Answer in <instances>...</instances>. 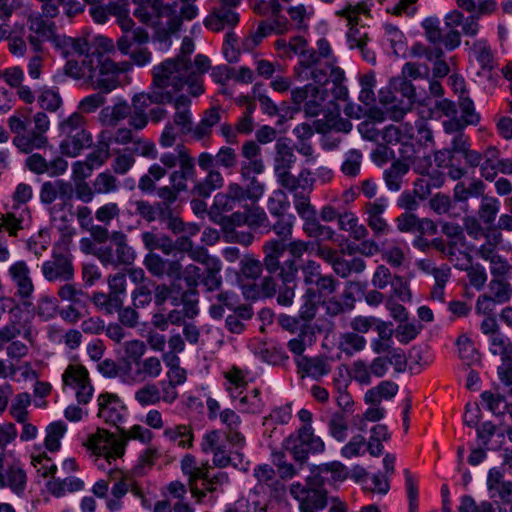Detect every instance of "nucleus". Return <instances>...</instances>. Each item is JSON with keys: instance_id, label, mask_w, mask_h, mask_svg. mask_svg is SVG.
Segmentation results:
<instances>
[{"instance_id": "774afa93", "label": "nucleus", "mask_w": 512, "mask_h": 512, "mask_svg": "<svg viewBox=\"0 0 512 512\" xmlns=\"http://www.w3.org/2000/svg\"><path fill=\"white\" fill-rule=\"evenodd\" d=\"M302 301L303 303L300 306L298 316L301 320L310 322L315 318L318 310V303L320 302V300L315 297L313 287L305 289L302 295Z\"/></svg>"}, {"instance_id": "423d86ee", "label": "nucleus", "mask_w": 512, "mask_h": 512, "mask_svg": "<svg viewBox=\"0 0 512 512\" xmlns=\"http://www.w3.org/2000/svg\"><path fill=\"white\" fill-rule=\"evenodd\" d=\"M289 55L292 58L298 56V62L293 68L295 78L300 81H321L324 79L326 68L320 65L316 59L315 49L308 47V42L302 36H294L289 40Z\"/></svg>"}, {"instance_id": "37998d69", "label": "nucleus", "mask_w": 512, "mask_h": 512, "mask_svg": "<svg viewBox=\"0 0 512 512\" xmlns=\"http://www.w3.org/2000/svg\"><path fill=\"white\" fill-rule=\"evenodd\" d=\"M109 478L115 483L111 489L112 498L107 500V507L110 511H117L121 508V499L129 491L130 483L127 482L121 470H111Z\"/></svg>"}, {"instance_id": "f8f14e48", "label": "nucleus", "mask_w": 512, "mask_h": 512, "mask_svg": "<svg viewBox=\"0 0 512 512\" xmlns=\"http://www.w3.org/2000/svg\"><path fill=\"white\" fill-rule=\"evenodd\" d=\"M42 274L49 281L69 282L74 278L72 255L66 247L55 246L51 259L42 264Z\"/></svg>"}, {"instance_id": "4d7b16f0", "label": "nucleus", "mask_w": 512, "mask_h": 512, "mask_svg": "<svg viewBox=\"0 0 512 512\" xmlns=\"http://www.w3.org/2000/svg\"><path fill=\"white\" fill-rule=\"evenodd\" d=\"M409 171V165L402 161H394L392 165L384 171V180L386 186L391 191H399L403 176Z\"/></svg>"}, {"instance_id": "de8ad7c7", "label": "nucleus", "mask_w": 512, "mask_h": 512, "mask_svg": "<svg viewBox=\"0 0 512 512\" xmlns=\"http://www.w3.org/2000/svg\"><path fill=\"white\" fill-rule=\"evenodd\" d=\"M485 195V184L481 179H473L468 186L465 182L459 181L453 189V198L457 202H465L470 197H483Z\"/></svg>"}, {"instance_id": "f03ea898", "label": "nucleus", "mask_w": 512, "mask_h": 512, "mask_svg": "<svg viewBox=\"0 0 512 512\" xmlns=\"http://www.w3.org/2000/svg\"><path fill=\"white\" fill-rule=\"evenodd\" d=\"M298 266L294 260H286L278 273V280L274 276H265L259 284L242 285V293L247 299H261L276 297L278 305L290 307L294 303L297 288Z\"/></svg>"}, {"instance_id": "393cba45", "label": "nucleus", "mask_w": 512, "mask_h": 512, "mask_svg": "<svg viewBox=\"0 0 512 512\" xmlns=\"http://www.w3.org/2000/svg\"><path fill=\"white\" fill-rule=\"evenodd\" d=\"M40 200L44 204H52L59 199L63 207L70 204L73 199V185L68 181L61 179L55 181H46L40 188Z\"/></svg>"}, {"instance_id": "864d4df0", "label": "nucleus", "mask_w": 512, "mask_h": 512, "mask_svg": "<svg viewBox=\"0 0 512 512\" xmlns=\"http://www.w3.org/2000/svg\"><path fill=\"white\" fill-rule=\"evenodd\" d=\"M93 187L96 195L114 194L120 189V181L114 173L106 170L96 175Z\"/></svg>"}, {"instance_id": "4be33fe9", "label": "nucleus", "mask_w": 512, "mask_h": 512, "mask_svg": "<svg viewBox=\"0 0 512 512\" xmlns=\"http://www.w3.org/2000/svg\"><path fill=\"white\" fill-rule=\"evenodd\" d=\"M178 154L180 169L173 171L170 175L171 184L178 190H187V180H192L196 183V169L195 160L190 155V151L182 144H178L175 148Z\"/></svg>"}, {"instance_id": "3c124183", "label": "nucleus", "mask_w": 512, "mask_h": 512, "mask_svg": "<svg viewBox=\"0 0 512 512\" xmlns=\"http://www.w3.org/2000/svg\"><path fill=\"white\" fill-rule=\"evenodd\" d=\"M236 400L238 401L237 408L243 413H261L265 407L258 388L247 391L244 395L241 394Z\"/></svg>"}, {"instance_id": "a211bd4d", "label": "nucleus", "mask_w": 512, "mask_h": 512, "mask_svg": "<svg viewBox=\"0 0 512 512\" xmlns=\"http://www.w3.org/2000/svg\"><path fill=\"white\" fill-rule=\"evenodd\" d=\"M62 380L64 385L76 390L79 404L86 405L93 396L94 388L91 384L88 370L80 364H70L65 369Z\"/></svg>"}, {"instance_id": "bb28decb", "label": "nucleus", "mask_w": 512, "mask_h": 512, "mask_svg": "<svg viewBox=\"0 0 512 512\" xmlns=\"http://www.w3.org/2000/svg\"><path fill=\"white\" fill-rule=\"evenodd\" d=\"M409 248L407 244L398 239L386 240L382 243V259L392 268H402L408 265Z\"/></svg>"}, {"instance_id": "5701e85b", "label": "nucleus", "mask_w": 512, "mask_h": 512, "mask_svg": "<svg viewBox=\"0 0 512 512\" xmlns=\"http://www.w3.org/2000/svg\"><path fill=\"white\" fill-rule=\"evenodd\" d=\"M290 494L299 502L300 511L322 510L328 503L325 490L306 489L300 483H294L290 486Z\"/></svg>"}, {"instance_id": "0e129e2a", "label": "nucleus", "mask_w": 512, "mask_h": 512, "mask_svg": "<svg viewBox=\"0 0 512 512\" xmlns=\"http://www.w3.org/2000/svg\"><path fill=\"white\" fill-rule=\"evenodd\" d=\"M145 342L134 339L124 342V357L121 359L122 367L132 366L134 363L143 358L146 352Z\"/></svg>"}, {"instance_id": "8fccbe9b", "label": "nucleus", "mask_w": 512, "mask_h": 512, "mask_svg": "<svg viewBox=\"0 0 512 512\" xmlns=\"http://www.w3.org/2000/svg\"><path fill=\"white\" fill-rule=\"evenodd\" d=\"M67 432V425L62 421L50 423L45 429L44 446L49 452H57L61 447V439Z\"/></svg>"}, {"instance_id": "c03bdc74", "label": "nucleus", "mask_w": 512, "mask_h": 512, "mask_svg": "<svg viewBox=\"0 0 512 512\" xmlns=\"http://www.w3.org/2000/svg\"><path fill=\"white\" fill-rule=\"evenodd\" d=\"M392 324L385 321H378L375 326L378 337L372 340L371 348L375 354H385L394 348L393 334L394 330L391 328Z\"/></svg>"}, {"instance_id": "49530a36", "label": "nucleus", "mask_w": 512, "mask_h": 512, "mask_svg": "<svg viewBox=\"0 0 512 512\" xmlns=\"http://www.w3.org/2000/svg\"><path fill=\"white\" fill-rule=\"evenodd\" d=\"M111 241L115 245L116 262L119 265H131L136 253L134 249L128 245L127 235L122 231H113L111 233Z\"/></svg>"}, {"instance_id": "c85d7f7f", "label": "nucleus", "mask_w": 512, "mask_h": 512, "mask_svg": "<svg viewBox=\"0 0 512 512\" xmlns=\"http://www.w3.org/2000/svg\"><path fill=\"white\" fill-rule=\"evenodd\" d=\"M9 275L17 288V295L22 299L30 298L34 292V284L27 263L15 262L9 268Z\"/></svg>"}, {"instance_id": "a19ab883", "label": "nucleus", "mask_w": 512, "mask_h": 512, "mask_svg": "<svg viewBox=\"0 0 512 512\" xmlns=\"http://www.w3.org/2000/svg\"><path fill=\"white\" fill-rule=\"evenodd\" d=\"M274 173L275 175L289 171L296 162V155L293 148L286 139H279L275 145Z\"/></svg>"}, {"instance_id": "dca6fc26", "label": "nucleus", "mask_w": 512, "mask_h": 512, "mask_svg": "<svg viewBox=\"0 0 512 512\" xmlns=\"http://www.w3.org/2000/svg\"><path fill=\"white\" fill-rule=\"evenodd\" d=\"M162 372V360L157 356H149L141 358L132 366L122 367L121 379L126 383H143L157 379Z\"/></svg>"}, {"instance_id": "09e8293b", "label": "nucleus", "mask_w": 512, "mask_h": 512, "mask_svg": "<svg viewBox=\"0 0 512 512\" xmlns=\"http://www.w3.org/2000/svg\"><path fill=\"white\" fill-rule=\"evenodd\" d=\"M162 360L168 368L166 373L167 382L177 386L184 384L187 380V371L180 366V358L172 353H164Z\"/></svg>"}, {"instance_id": "2f4dec72", "label": "nucleus", "mask_w": 512, "mask_h": 512, "mask_svg": "<svg viewBox=\"0 0 512 512\" xmlns=\"http://www.w3.org/2000/svg\"><path fill=\"white\" fill-rule=\"evenodd\" d=\"M391 85L397 89L399 86V90L406 98V102L401 101L400 105H392L390 108H388L390 112V118L399 121L403 118L405 113L410 110L413 99L415 97V88L412 85L410 81H408L405 78H395L391 81Z\"/></svg>"}, {"instance_id": "ea45409f", "label": "nucleus", "mask_w": 512, "mask_h": 512, "mask_svg": "<svg viewBox=\"0 0 512 512\" xmlns=\"http://www.w3.org/2000/svg\"><path fill=\"white\" fill-rule=\"evenodd\" d=\"M164 437L183 449H190L194 443V430L189 424H177L167 427L163 432Z\"/></svg>"}, {"instance_id": "f3484780", "label": "nucleus", "mask_w": 512, "mask_h": 512, "mask_svg": "<svg viewBox=\"0 0 512 512\" xmlns=\"http://www.w3.org/2000/svg\"><path fill=\"white\" fill-rule=\"evenodd\" d=\"M153 13L155 14L153 27L158 41H167L171 35L180 30L182 21L178 14L177 2L172 4L163 3Z\"/></svg>"}, {"instance_id": "aec40b11", "label": "nucleus", "mask_w": 512, "mask_h": 512, "mask_svg": "<svg viewBox=\"0 0 512 512\" xmlns=\"http://www.w3.org/2000/svg\"><path fill=\"white\" fill-rule=\"evenodd\" d=\"M27 475L19 461L4 463V454L0 453V489L9 488L16 495H22L26 489Z\"/></svg>"}, {"instance_id": "6e6552de", "label": "nucleus", "mask_w": 512, "mask_h": 512, "mask_svg": "<svg viewBox=\"0 0 512 512\" xmlns=\"http://www.w3.org/2000/svg\"><path fill=\"white\" fill-rule=\"evenodd\" d=\"M83 445L92 455L103 457L109 463L124 455L123 440L119 438V434L116 435L103 428H98L94 433L89 434Z\"/></svg>"}, {"instance_id": "ddd939ff", "label": "nucleus", "mask_w": 512, "mask_h": 512, "mask_svg": "<svg viewBox=\"0 0 512 512\" xmlns=\"http://www.w3.org/2000/svg\"><path fill=\"white\" fill-rule=\"evenodd\" d=\"M197 161L200 169L206 172V176L204 179L196 181L191 193L202 198H208L212 192L223 187L224 177L215 167V156L212 154L202 152L199 154Z\"/></svg>"}, {"instance_id": "338daca9", "label": "nucleus", "mask_w": 512, "mask_h": 512, "mask_svg": "<svg viewBox=\"0 0 512 512\" xmlns=\"http://www.w3.org/2000/svg\"><path fill=\"white\" fill-rule=\"evenodd\" d=\"M225 378L228 381L227 390L230 397L236 400L242 393V389L247 386L246 374L237 367H232L225 372Z\"/></svg>"}, {"instance_id": "c756f323", "label": "nucleus", "mask_w": 512, "mask_h": 512, "mask_svg": "<svg viewBox=\"0 0 512 512\" xmlns=\"http://www.w3.org/2000/svg\"><path fill=\"white\" fill-rule=\"evenodd\" d=\"M220 422L226 427V439L237 449L245 446V436L239 431L242 423L240 416L230 408H226L219 413Z\"/></svg>"}, {"instance_id": "603ef678", "label": "nucleus", "mask_w": 512, "mask_h": 512, "mask_svg": "<svg viewBox=\"0 0 512 512\" xmlns=\"http://www.w3.org/2000/svg\"><path fill=\"white\" fill-rule=\"evenodd\" d=\"M37 103L42 112L55 113L63 106V99L58 90L44 87L39 91Z\"/></svg>"}, {"instance_id": "13d9d810", "label": "nucleus", "mask_w": 512, "mask_h": 512, "mask_svg": "<svg viewBox=\"0 0 512 512\" xmlns=\"http://www.w3.org/2000/svg\"><path fill=\"white\" fill-rule=\"evenodd\" d=\"M222 263L220 259L205 266V270L202 273L200 283L206 288L207 291L212 292L220 289L222 285Z\"/></svg>"}, {"instance_id": "6ab92c4d", "label": "nucleus", "mask_w": 512, "mask_h": 512, "mask_svg": "<svg viewBox=\"0 0 512 512\" xmlns=\"http://www.w3.org/2000/svg\"><path fill=\"white\" fill-rule=\"evenodd\" d=\"M97 416L106 424L115 426L118 430L127 415V407L120 398L111 393H102L98 396Z\"/></svg>"}, {"instance_id": "e2e57ef3", "label": "nucleus", "mask_w": 512, "mask_h": 512, "mask_svg": "<svg viewBox=\"0 0 512 512\" xmlns=\"http://www.w3.org/2000/svg\"><path fill=\"white\" fill-rule=\"evenodd\" d=\"M92 301L98 309L105 311L109 315L114 314L123 305L122 298L111 292L108 294L96 292L93 294Z\"/></svg>"}, {"instance_id": "79ce46f5", "label": "nucleus", "mask_w": 512, "mask_h": 512, "mask_svg": "<svg viewBox=\"0 0 512 512\" xmlns=\"http://www.w3.org/2000/svg\"><path fill=\"white\" fill-rule=\"evenodd\" d=\"M221 120V112L219 107H212L207 109L200 120V122L192 126L190 132L192 138L195 140H202L211 135L212 129Z\"/></svg>"}, {"instance_id": "72a5a7b5", "label": "nucleus", "mask_w": 512, "mask_h": 512, "mask_svg": "<svg viewBox=\"0 0 512 512\" xmlns=\"http://www.w3.org/2000/svg\"><path fill=\"white\" fill-rule=\"evenodd\" d=\"M284 252L285 247L283 246V241L270 239L264 243L262 268L264 267L266 269L270 274L269 276H273L276 273L278 274L283 268L280 258L283 256Z\"/></svg>"}, {"instance_id": "052dcab7", "label": "nucleus", "mask_w": 512, "mask_h": 512, "mask_svg": "<svg viewBox=\"0 0 512 512\" xmlns=\"http://www.w3.org/2000/svg\"><path fill=\"white\" fill-rule=\"evenodd\" d=\"M500 210V201L496 197L484 195L478 209V218L485 225H492Z\"/></svg>"}, {"instance_id": "7c9ffc66", "label": "nucleus", "mask_w": 512, "mask_h": 512, "mask_svg": "<svg viewBox=\"0 0 512 512\" xmlns=\"http://www.w3.org/2000/svg\"><path fill=\"white\" fill-rule=\"evenodd\" d=\"M188 76L186 78L188 91L191 96L197 97L204 92L203 74L210 68V61L204 55H197L194 63L190 62Z\"/></svg>"}, {"instance_id": "7ed1b4c3", "label": "nucleus", "mask_w": 512, "mask_h": 512, "mask_svg": "<svg viewBox=\"0 0 512 512\" xmlns=\"http://www.w3.org/2000/svg\"><path fill=\"white\" fill-rule=\"evenodd\" d=\"M190 60L185 57L167 59L153 68L149 94L156 104L172 103L174 96L187 85Z\"/></svg>"}, {"instance_id": "9b49d317", "label": "nucleus", "mask_w": 512, "mask_h": 512, "mask_svg": "<svg viewBox=\"0 0 512 512\" xmlns=\"http://www.w3.org/2000/svg\"><path fill=\"white\" fill-rule=\"evenodd\" d=\"M226 442H228L226 437L224 438L219 430L208 431L202 436L201 450L206 454H213L212 462L216 467L225 468L230 464L237 466L235 460L242 461V453L238 450L234 453H229L226 449Z\"/></svg>"}, {"instance_id": "680f3d73", "label": "nucleus", "mask_w": 512, "mask_h": 512, "mask_svg": "<svg viewBox=\"0 0 512 512\" xmlns=\"http://www.w3.org/2000/svg\"><path fill=\"white\" fill-rule=\"evenodd\" d=\"M471 49L481 69L488 72L492 71L494 68V57L487 40L480 39L473 42Z\"/></svg>"}, {"instance_id": "6e6d98bb", "label": "nucleus", "mask_w": 512, "mask_h": 512, "mask_svg": "<svg viewBox=\"0 0 512 512\" xmlns=\"http://www.w3.org/2000/svg\"><path fill=\"white\" fill-rule=\"evenodd\" d=\"M141 238L146 249L150 251L159 249L165 255H170L174 250V245L171 238L163 234L147 231L142 233Z\"/></svg>"}, {"instance_id": "a18cd8bd", "label": "nucleus", "mask_w": 512, "mask_h": 512, "mask_svg": "<svg viewBox=\"0 0 512 512\" xmlns=\"http://www.w3.org/2000/svg\"><path fill=\"white\" fill-rule=\"evenodd\" d=\"M398 384L393 381H381L377 386L366 391L364 401L370 405H380L383 400L392 399L398 392Z\"/></svg>"}, {"instance_id": "bf43d9fd", "label": "nucleus", "mask_w": 512, "mask_h": 512, "mask_svg": "<svg viewBox=\"0 0 512 512\" xmlns=\"http://www.w3.org/2000/svg\"><path fill=\"white\" fill-rule=\"evenodd\" d=\"M367 344L366 339L354 332H345L340 335L338 348L347 356L362 351Z\"/></svg>"}, {"instance_id": "69168bd1", "label": "nucleus", "mask_w": 512, "mask_h": 512, "mask_svg": "<svg viewBox=\"0 0 512 512\" xmlns=\"http://www.w3.org/2000/svg\"><path fill=\"white\" fill-rule=\"evenodd\" d=\"M114 158L111 162V169L115 175H125L135 165V157L130 150L116 149L113 153Z\"/></svg>"}, {"instance_id": "f704fd0d", "label": "nucleus", "mask_w": 512, "mask_h": 512, "mask_svg": "<svg viewBox=\"0 0 512 512\" xmlns=\"http://www.w3.org/2000/svg\"><path fill=\"white\" fill-rule=\"evenodd\" d=\"M21 334L23 338L31 344L34 343L37 336L36 330L28 322H24L23 324L19 325L13 321L3 326L0 329V351L3 350L8 343L10 344L17 336Z\"/></svg>"}, {"instance_id": "f257e3e1", "label": "nucleus", "mask_w": 512, "mask_h": 512, "mask_svg": "<svg viewBox=\"0 0 512 512\" xmlns=\"http://www.w3.org/2000/svg\"><path fill=\"white\" fill-rule=\"evenodd\" d=\"M10 132L14 135L12 144L23 154L49 147L47 132L50 119L45 112L37 111L29 117L24 110H17L7 119Z\"/></svg>"}, {"instance_id": "b1692460", "label": "nucleus", "mask_w": 512, "mask_h": 512, "mask_svg": "<svg viewBox=\"0 0 512 512\" xmlns=\"http://www.w3.org/2000/svg\"><path fill=\"white\" fill-rule=\"evenodd\" d=\"M316 59L320 65L326 66L322 69L325 71L324 79L321 81H313L316 84L326 85L329 80L338 82L344 77V71L336 66V58L332 54L329 42L325 38L317 41Z\"/></svg>"}, {"instance_id": "1a4fd4ad", "label": "nucleus", "mask_w": 512, "mask_h": 512, "mask_svg": "<svg viewBox=\"0 0 512 512\" xmlns=\"http://www.w3.org/2000/svg\"><path fill=\"white\" fill-rule=\"evenodd\" d=\"M369 9L364 2L355 5L347 4L344 8L336 11V15L347 21L349 30L347 32V40L350 48H359L364 52V47L369 40L368 28L360 24V15L367 14Z\"/></svg>"}, {"instance_id": "4c0bfd02", "label": "nucleus", "mask_w": 512, "mask_h": 512, "mask_svg": "<svg viewBox=\"0 0 512 512\" xmlns=\"http://www.w3.org/2000/svg\"><path fill=\"white\" fill-rule=\"evenodd\" d=\"M296 363L299 370L315 380H320L331 371V365L324 357L310 358L304 356L298 358Z\"/></svg>"}, {"instance_id": "9d476101", "label": "nucleus", "mask_w": 512, "mask_h": 512, "mask_svg": "<svg viewBox=\"0 0 512 512\" xmlns=\"http://www.w3.org/2000/svg\"><path fill=\"white\" fill-rule=\"evenodd\" d=\"M324 85L313 82L291 90V102L297 106L303 105V111L309 117H316L324 111L328 98Z\"/></svg>"}, {"instance_id": "0eeeda50", "label": "nucleus", "mask_w": 512, "mask_h": 512, "mask_svg": "<svg viewBox=\"0 0 512 512\" xmlns=\"http://www.w3.org/2000/svg\"><path fill=\"white\" fill-rule=\"evenodd\" d=\"M283 446L300 464L306 462L309 453H322L325 450L324 441L315 435L311 425H303L290 434L284 440Z\"/></svg>"}, {"instance_id": "e433bc0d", "label": "nucleus", "mask_w": 512, "mask_h": 512, "mask_svg": "<svg viewBox=\"0 0 512 512\" xmlns=\"http://www.w3.org/2000/svg\"><path fill=\"white\" fill-rule=\"evenodd\" d=\"M64 56L90 54L89 43L86 37H70L57 34L52 43Z\"/></svg>"}, {"instance_id": "58836bf2", "label": "nucleus", "mask_w": 512, "mask_h": 512, "mask_svg": "<svg viewBox=\"0 0 512 512\" xmlns=\"http://www.w3.org/2000/svg\"><path fill=\"white\" fill-rule=\"evenodd\" d=\"M93 58L94 54H86L81 62L69 59L64 65L63 71L66 76H69L75 80H83L89 84V78L91 71L93 70Z\"/></svg>"}, {"instance_id": "473e14b6", "label": "nucleus", "mask_w": 512, "mask_h": 512, "mask_svg": "<svg viewBox=\"0 0 512 512\" xmlns=\"http://www.w3.org/2000/svg\"><path fill=\"white\" fill-rule=\"evenodd\" d=\"M131 105L123 99L117 100L113 105L103 107L98 114V121L102 126L116 127L118 123L128 118Z\"/></svg>"}, {"instance_id": "20e7f679", "label": "nucleus", "mask_w": 512, "mask_h": 512, "mask_svg": "<svg viewBox=\"0 0 512 512\" xmlns=\"http://www.w3.org/2000/svg\"><path fill=\"white\" fill-rule=\"evenodd\" d=\"M87 119L80 112H73L58 123V131L64 138L59 148L63 155L78 156L93 144L92 133L87 129Z\"/></svg>"}, {"instance_id": "a878e982", "label": "nucleus", "mask_w": 512, "mask_h": 512, "mask_svg": "<svg viewBox=\"0 0 512 512\" xmlns=\"http://www.w3.org/2000/svg\"><path fill=\"white\" fill-rule=\"evenodd\" d=\"M152 99V95L149 93L133 95L131 99V113L128 116V123L132 130L141 131L148 125L149 116L146 110L151 104H156Z\"/></svg>"}, {"instance_id": "2eb2a0df", "label": "nucleus", "mask_w": 512, "mask_h": 512, "mask_svg": "<svg viewBox=\"0 0 512 512\" xmlns=\"http://www.w3.org/2000/svg\"><path fill=\"white\" fill-rule=\"evenodd\" d=\"M40 12H31L27 17V26L30 34L27 37L28 43L35 53L43 50L44 42L53 43L57 36L56 25L53 21Z\"/></svg>"}, {"instance_id": "39448f33", "label": "nucleus", "mask_w": 512, "mask_h": 512, "mask_svg": "<svg viewBox=\"0 0 512 512\" xmlns=\"http://www.w3.org/2000/svg\"><path fill=\"white\" fill-rule=\"evenodd\" d=\"M93 54V70L89 84L94 90L109 94L122 85L121 76L131 70L132 64L128 61L115 62L105 58L98 51H94Z\"/></svg>"}, {"instance_id": "412c9836", "label": "nucleus", "mask_w": 512, "mask_h": 512, "mask_svg": "<svg viewBox=\"0 0 512 512\" xmlns=\"http://www.w3.org/2000/svg\"><path fill=\"white\" fill-rule=\"evenodd\" d=\"M387 207V200L383 197L367 202L364 206L366 223L375 238L387 236L392 230L390 224L383 216Z\"/></svg>"}, {"instance_id": "c9c22d12", "label": "nucleus", "mask_w": 512, "mask_h": 512, "mask_svg": "<svg viewBox=\"0 0 512 512\" xmlns=\"http://www.w3.org/2000/svg\"><path fill=\"white\" fill-rule=\"evenodd\" d=\"M175 113L173 115V124L176 125L182 134H190L192 130V113L190 110L191 99L186 95H180L173 98Z\"/></svg>"}, {"instance_id": "5fc2aeb1", "label": "nucleus", "mask_w": 512, "mask_h": 512, "mask_svg": "<svg viewBox=\"0 0 512 512\" xmlns=\"http://www.w3.org/2000/svg\"><path fill=\"white\" fill-rule=\"evenodd\" d=\"M366 268L365 261L360 257H353L350 260L339 256L333 263V271L341 278H347L352 273H362Z\"/></svg>"}, {"instance_id": "4468645a", "label": "nucleus", "mask_w": 512, "mask_h": 512, "mask_svg": "<svg viewBox=\"0 0 512 512\" xmlns=\"http://www.w3.org/2000/svg\"><path fill=\"white\" fill-rule=\"evenodd\" d=\"M241 2L242 0H218V6L213 7L204 19V26L213 32L233 29L239 23L240 17L235 9Z\"/></svg>"}, {"instance_id": "cd10ccee", "label": "nucleus", "mask_w": 512, "mask_h": 512, "mask_svg": "<svg viewBox=\"0 0 512 512\" xmlns=\"http://www.w3.org/2000/svg\"><path fill=\"white\" fill-rule=\"evenodd\" d=\"M242 186L238 183H230L225 192L215 195L210 214L212 216L221 215L232 211L237 203H241Z\"/></svg>"}]
</instances>
